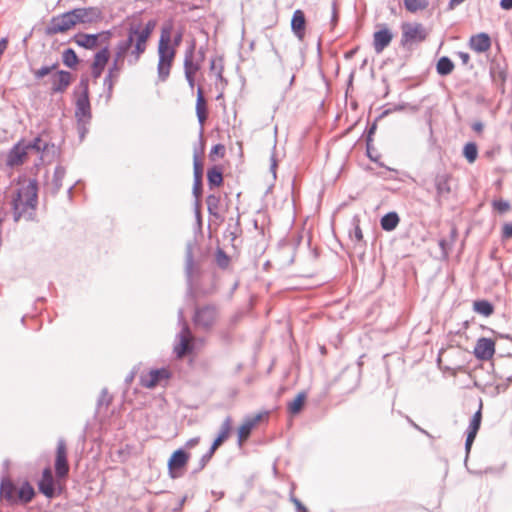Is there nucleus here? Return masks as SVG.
Returning <instances> with one entry per match:
<instances>
[{
  "mask_svg": "<svg viewBox=\"0 0 512 512\" xmlns=\"http://www.w3.org/2000/svg\"><path fill=\"white\" fill-rule=\"evenodd\" d=\"M218 319V312L214 306L205 305L195 311L194 323L202 329H210Z\"/></svg>",
  "mask_w": 512,
  "mask_h": 512,
  "instance_id": "nucleus-9",
  "label": "nucleus"
},
{
  "mask_svg": "<svg viewBox=\"0 0 512 512\" xmlns=\"http://www.w3.org/2000/svg\"><path fill=\"white\" fill-rule=\"evenodd\" d=\"M503 235L505 238L512 237V224H506L503 229Z\"/></svg>",
  "mask_w": 512,
  "mask_h": 512,
  "instance_id": "nucleus-47",
  "label": "nucleus"
},
{
  "mask_svg": "<svg viewBox=\"0 0 512 512\" xmlns=\"http://www.w3.org/2000/svg\"><path fill=\"white\" fill-rule=\"evenodd\" d=\"M194 46L188 51L184 58V73L197 74L201 68L202 59L195 61L193 57Z\"/></svg>",
  "mask_w": 512,
  "mask_h": 512,
  "instance_id": "nucleus-30",
  "label": "nucleus"
},
{
  "mask_svg": "<svg viewBox=\"0 0 512 512\" xmlns=\"http://www.w3.org/2000/svg\"><path fill=\"white\" fill-rule=\"evenodd\" d=\"M482 403H480L479 409L474 413L470 420V424L467 429V438L465 447L467 452L470 451L471 446L476 438V435L480 429L481 421H482Z\"/></svg>",
  "mask_w": 512,
  "mask_h": 512,
  "instance_id": "nucleus-20",
  "label": "nucleus"
},
{
  "mask_svg": "<svg viewBox=\"0 0 512 512\" xmlns=\"http://www.w3.org/2000/svg\"><path fill=\"white\" fill-rule=\"evenodd\" d=\"M399 217L395 212H390L381 218V227L385 231L394 230L399 224Z\"/></svg>",
  "mask_w": 512,
  "mask_h": 512,
  "instance_id": "nucleus-34",
  "label": "nucleus"
},
{
  "mask_svg": "<svg viewBox=\"0 0 512 512\" xmlns=\"http://www.w3.org/2000/svg\"><path fill=\"white\" fill-rule=\"evenodd\" d=\"M429 5L428 0H404V6L410 13L425 10Z\"/></svg>",
  "mask_w": 512,
  "mask_h": 512,
  "instance_id": "nucleus-35",
  "label": "nucleus"
},
{
  "mask_svg": "<svg viewBox=\"0 0 512 512\" xmlns=\"http://www.w3.org/2000/svg\"><path fill=\"white\" fill-rule=\"evenodd\" d=\"M491 46L490 37L485 33L474 35L470 39V47L476 52H485Z\"/></svg>",
  "mask_w": 512,
  "mask_h": 512,
  "instance_id": "nucleus-26",
  "label": "nucleus"
},
{
  "mask_svg": "<svg viewBox=\"0 0 512 512\" xmlns=\"http://www.w3.org/2000/svg\"><path fill=\"white\" fill-rule=\"evenodd\" d=\"M62 59H63V63L70 68L76 67L79 62L77 54L75 53V51L73 49H70V48L66 49L63 52Z\"/></svg>",
  "mask_w": 512,
  "mask_h": 512,
  "instance_id": "nucleus-37",
  "label": "nucleus"
},
{
  "mask_svg": "<svg viewBox=\"0 0 512 512\" xmlns=\"http://www.w3.org/2000/svg\"><path fill=\"white\" fill-rule=\"evenodd\" d=\"M207 209L210 215L219 218L220 217V207H221V198L218 195L211 194L206 199Z\"/></svg>",
  "mask_w": 512,
  "mask_h": 512,
  "instance_id": "nucleus-33",
  "label": "nucleus"
},
{
  "mask_svg": "<svg viewBox=\"0 0 512 512\" xmlns=\"http://www.w3.org/2000/svg\"><path fill=\"white\" fill-rule=\"evenodd\" d=\"M127 38L117 43L112 65L108 69L105 84L112 87L127 59L129 64H136L146 52L148 42L157 26L154 19L143 23L142 19L131 16L126 19Z\"/></svg>",
  "mask_w": 512,
  "mask_h": 512,
  "instance_id": "nucleus-1",
  "label": "nucleus"
},
{
  "mask_svg": "<svg viewBox=\"0 0 512 512\" xmlns=\"http://www.w3.org/2000/svg\"><path fill=\"white\" fill-rule=\"evenodd\" d=\"M56 67H57L56 64L53 66H43L40 69L34 71V75L36 78L41 79V78L47 76L48 74H50L52 72V70H54Z\"/></svg>",
  "mask_w": 512,
  "mask_h": 512,
  "instance_id": "nucleus-42",
  "label": "nucleus"
},
{
  "mask_svg": "<svg viewBox=\"0 0 512 512\" xmlns=\"http://www.w3.org/2000/svg\"><path fill=\"white\" fill-rule=\"evenodd\" d=\"M463 154L469 163H473L478 155V149L475 143H467L464 146Z\"/></svg>",
  "mask_w": 512,
  "mask_h": 512,
  "instance_id": "nucleus-38",
  "label": "nucleus"
},
{
  "mask_svg": "<svg viewBox=\"0 0 512 512\" xmlns=\"http://www.w3.org/2000/svg\"><path fill=\"white\" fill-rule=\"evenodd\" d=\"M193 192H194L196 198H199L201 196V193H202V181H199V182L195 181V184H194V187H193Z\"/></svg>",
  "mask_w": 512,
  "mask_h": 512,
  "instance_id": "nucleus-45",
  "label": "nucleus"
},
{
  "mask_svg": "<svg viewBox=\"0 0 512 512\" xmlns=\"http://www.w3.org/2000/svg\"><path fill=\"white\" fill-rule=\"evenodd\" d=\"M495 352V343L489 338H480L474 348V355L480 360H489Z\"/></svg>",
  "mask_w": 512,
  "mask_h": 512,
  "instance_id": "nucleus-22",
  "label": "nucleus"
},
{
  "mask_svg": "<svg viewBox=\"0 0 512 512\" xmlns=\"http://www.w3.org/2000/svg\"><path fill=\"white\" fill-rule=\"evenodd\" d=\"M170 377L171 373L167 368L151 369L141 374L140 385L144 388L153 389Z\"/></svg>",
  "mask_w": 512,
  "mask_h": 512,
  "instance_id": "nucleus-12",
  "label": "nucleus"
},
{
  "mask_svg": "<svg viewBox=\"0 0 512 512\" xmlns=\"http://www.w3.org/2000/svg\"><path fill=\"white\" fill-rule=\"evenodd\" d=\"M196 116L201 129L204 128L209 116L208 103L204 96V90L201 86L197 88V97L195 104Z\"/></svg>",
  "mask_w": 512,
  "mask_h": 512,
  "instance_id": "nucleus-19",
  "label": "nucleus"
},
{
  "mask_svg": "<svg viewBox=\"0 0 512 512\" xmlns=\"http://www.w3.org/2000/svg\"><path fill=\"white\" fill-rule=\"evenodd\" d=\"M185 74V78L190 86V88H194L195 86V77H196V74H191V73H184Z\"/></svg>",
  "mask_w": 512,
  "mask_h": 512,
  "instance_id": "nucleus-46",
  "label": "nucleus"
},
{
  "mask_svg": "<svg viewBox=\"0 0 512 512\" xmlns=\"http://www.w3.org/2000/svg\"><path fill=\"white\" fill-rule=\"evenodd\" d=\"M75 116L79 122L86 123L91 118L88 85L84 84L83 92L76 100Z\"/></svg>",
  "mask_w": 512,
  "mask_h": 512,
  "instance_id": "nucleus-15",
  "label": "nucleus"
},
{
  "mask_svg": "<svg viewBox=\"0 0 512 512\" xmlns=\"http://www.w3.org/2000/svg\"><path fill=\"white\" fill-rule=\"evenodd\" d=\"M190 459V454L182 449L172 453L168 460V470L171 478H178L183 475L185 467Z\"/></svg>",
  "mask_w": 512,
  "mask_h": 512,
  "instance_id": "nucleus-10",
  "label": "nucleus"
},
{
  "mask_svg": "<svg viewBox=\"0 0 512 512\" xmlns=\"http://www.w3.org/2000/svg\"><path fill=\"white\" fill-rule=\"evenodd\" d=\"M210 69L217 71V76L219 78H222L223 66L221 64V59H219V64L218 65H217V60L216 59H212L211 63H210Z\"/></svg>",
  "mask_w": 512,
  "mask_h": 512,
  "instance_id": "nucleus-44",
  "label": "nucleus"
},
{
  "mask_svg": "<svg viewBox=\"0 0 512 512\" xmlns=\"http://www.w3.org/2000/svg\"><path fill=\"white\" fill-rule=\"evenodd\" d=\"M29 149L30 146L23 142L16 144L8 154L7 164L9 166H18L23 164L27 159Z\"/></svg>",
  "mask_w": 512,
  "mask_h": 512,
  "instance_id": "nucleus-21",
  "label": "nucleus"
},
{
  "mask_svg": "<svg viewBox=\"0 0 512 512\" xmlns=\"http://www.w3.org/2000/svg\"><path fill=\"white\" fill-rule=\"evenodd\" d=\"M268 412H260L253 417H248L238 428V443L241 446L250 436L251 431L261 422L267 420Z\"/></svg>",
  "mask_w": 512,
  "mask_h": 512,
  "instance_id": "nucleus-14",
  "label": "nucleus"
},
{
  "mask_svg": "<svg viewBox=\"0 0 512 512\" xmlns=\"http://www.w3.org/2000/svg\"><path fill=\"white\" fill-rule=\"evenodd\" d=\"M427 28L419 22H403L401 24V39L400 44L404 48H411L421 42H424L428 37Z\"/></svg>",
  "mask_w": 512,
  "mask_h": 512,
  "instance_id": "nucleus-4",
  "label": "nucleus"
},
{
  "mask_svg": "<svg viewBox=\"0 0 512 512\" xmlns=\"http://www.w3.org/2000/svg\"><path fill=\"white\" fill-rule=\"evenodd\" d=\"M55 474L60 479H67L69 474L68 449L64 439H59L55 451L54 460Z\"/></svg>",
  "mask_w": 512,
  "mask_h": 512,
  "instance_id": "nucleus-7",
  "label": "nucleus"
},
{
  "mask_svg": "<svg viewBox=\"0 0 512 512\" xmlns=\"http://www.w3.org/2000/svg\"><path fill=\"white\" fill-rule=\"evenodd\" d=\"M231 429H232V420L230 417H227L221 425V430H220L219 435L217 436V438L214 440L213 444L211 445L209 452L206 455H204L203 460L209 461L211 459V457L213 456L215 451L222 445V443L225 440H227L229 438Z\"/></svg>",
  "mask_w": 512,
  "mask_h": 512,
  "instance_id": "nucleus-17",
  "label": "nucleus"
},
{
  "mask_svg": "<svg viewBox=\"0 0 512 512\" xmlns=\"http://www.w3.org/2000/svg\"><path fill=\"white\" fill-rule=\"evenodd\" d=\"M198 442H199V438H194V439L189 440L187 445L192 447V446L198 444Z\"/></svg>",
  "mask_w": 512,
  "mask_h": 512,
  "instance_id": "nucleus-52",
  "label": "nucleus"
},
{
  "mask_svg": "<svg viewBox=\"0 0 512 512\" xmlns=\"http://www.w3.org/2000/svg\"><path fill=\"white\" fill-rule=\"evenodd\" d=\"M193 168L195 181H202L203 165L202 162L197 157L194 158Z\"/></svg>",
  "mask_w": 512,
  "mask_h": 512,
  "instance_id": "nucleus-40",
  "label": "nucleus"
},
{
  "mask_svg": "<svg viewBox=\"0 0 512 512\" xmlns=\"http://www.w3.org/2000/svg\"><path fill=\"white\" fill-rule=\"evenodd\" d=\"M0 497L9 503H17V487L11 480H2L0 485Z\"/></svg>",
  "mask_w": 512,
  "mask_h": 512,
  "instance_id": "nucleus-25",
  "label": "nucleus"
},
{
  "mask_svg": "<svg viewBox=\"0 0 512 512\" xmlns=\"http://www.w3.org/2000/svg\"><path fill=\"white\" fill-rule=\"evenodd\" d=\"M173 23L168 21L163 24L160 30V37L157 45V75L160 82H165L171 73L175 61L177 47L182 42V33L172 38Z\"/></svg>",
  "mask_w": 512,
  "mask_h": 512,
  "instance_id": "nucleus-2",
  "label": "nucleus"
},
{
  "mask_svg": "<svg viewBox=\"0 0 512 512\" xmlns=\"http://www.w3.org/2000/svg\"><path fill=\"white\" fill-rule=\"evenodd\" d=\"M110 57V45H103V47L94 54L90 66L91 75L94 79H98L102 75Z\"/></svg>",
  "mask_w": 512,
  "mask_h": 512,
  "instance_id": "nucleus-13",
  "label": "nucleus"
},
{
  "mask_svg": "<svg viewBox=\"0 0 512 512\" xmlns=\"http://www.w3.org/2000/svg\"><path fill=\"white\" fill-rule=\"evenodd\" d=\"M501 7L505 10H509L512 8V0H501Z\"/></svg>",
  "mask_w": 512,
  "mask_h": 512,
  "instance_id": "nucleus-49",
  "label": "nucleus"
},
{
  "mask_svg": "<svg viewBox=\"0 0 512 512\" xmlns=\"http://www.w3.org/2000/svg\"><path fill=\"white\" fill-rule=\"evenodd\" d=\"M226 153V148L223 144H216L212 147L209 153V158L215 161L217 158H223Z\"/></svg>",
  "mask_w": 512,
  "mask_h": 512,
  "instance_id": "nucleus-39",
  "label": "nucleus"
},
{
  "mask_svg": "<svg viewBox=\"0 0 512 512\" xmlns=\"http://www.w3.org/2000/svg\"><path fill=\"white\" fill-rule=\"evenodd\" d=\"M295 503H296V505H297L298 507H300V503H299V501L295 500Z\"/></svg>",
  "mask_w": 512,
  "mask_h": 512,
  "instance_id": "nucleus-53",
  "label": "nucleus"
},
{
  "mask_svg": "<svg viewBox=\"0 0 512 512\" xmlns=\"http://www.w3.org/2000/svg\"><path fill=\"white\" fill-rule=\"evenodd\" d=\"M39 143H40V139L37 138V139H35V141L32 144H28V145L30 146V149H36L37 151H39L40 150Z\"/></svg>",
  "mask_w": 512,
  "mask_h": 512,
  "instance_id": "nucleus-51",
  "label": "nucleus"
},
{
  "mask_svg": "<svg viewBox=\"0 0 512 512\" xmlns=\"http://www.w3.org/2000/svg\"><path fill=\"white\" fill-rule=\"evenodd\" d=\"M305 402H306V393L305 392L298 393L297 396L291 402L288 403V406H287L288 411L292 415L298 414L303 409Z\"/></svg>",
  "mask_w": 512,
  "mask_h": 512,
  "instance_id": "nucleus-32",
  "label": "nucleus"
},
{
  "mask_svg": "<svg viewBox=\"0 0 512 512\" xmlns=\"http://www.w3.org/2000/svg\"><path fill=\"white\" fill-rule=\"evenodd\" d=\"M35 496V490L33 486L27 482H22L17 487V502H21L23 504L29 503Z\"/></svg>",
  "mask_w": 512,
  "mask_h": 512,
  "instance_id": "nucleus-27",
  "label": "nucleus"
},
{
  "mask_svg": "<svg viewBox=\"0 0 512 512\" xmlns=\"http://www.w3.org/2000/svg\"><path fill=\"white\" fill-rule=\"evenodd\" d=\"M37 183L34 180H23L13 192L11 205L14 220L31 217L37 205Z\"/></svg>",
  "mask_w": 512,
  "mask_h": 512,
  "instance_id": "nucleus-3",
  "label": "nucleus"
},
{
  "mask_svg": "<svg viewBox=\"0 0 512 512\" xmlns=\"http://www.w3.org/2000/svg\"><path fill=\"white\" fill-rule=\"evenodd\" d=\"M291 29L299 39L304 38L306 30V18L302 10L298 9L294 11L291 19Z\"/></svg>",
  "mask_w": 512,
  "mask_h": 512,
  "instance_id": "nucleus-24",
  "label": "nucleus"
},
{
  "mask_svg": "<svg viewBox=\"0 0 512 512\" xmlns=\"http://www.w3.org/2000/svg\"><path fill=\"white\" fill-rule=\"evenodd\" d=\"M350 237L355 243L363 242L362 229L358 224H356L355 227L353 228L352 232L350 233Z\"/></svg>",
  "mask_w": 512,
  "mask_h": 512,
  "instance_id": "nucleus-43",
  "label": "nucleus"
},
{
  "mask_svg": "<svg viewBox=\"0 0 512 512\" xmlns=\"http://www.w3.org/2000/svg\"><path fill=\"white\" fill-rule=\"evenodd\" d=\"M192 336L188 328L181 331L179 335V343L175 346L174 351L178 358H182L191 350Z\"/></svg>",
  "mask_w": 512,
  "mask_h": 512,
  "instance_id": "nucleus-23",
  "label": "nucleus"
},
{
  "mask_svg": "<svg viewBox=\"0 0 512 512\" xmlns=\"http://www.w3.org/2000/svg\"><path fill=\"white\" fill-rule=\"evenodd\" d=\"M70 12L75 26L78 24H93L102 20V12L97 7L76 8Z\"/></svg>",
  "mask_w": 512,
  "mask_h": 512,
  "instance_id": "nucleus-11",
  "label": "nucleus"
},
{
  "mask_svg": "<svg viewBox=\"0 0 512 512\" xmlns=\"http://www.w3.org/2000/svg\"><path fill=\"white\" fill-rule=\"evenodd\" d=\"M438 74L449 75L454 69V63L448 57H441L436 66Z\"/></svg>",
  "mask_w": 512,
  "mask_h": 512,
  "instance_id": "nucleus-36",
  "label": "nucleus"
},
{
  "mask_svg": "<svg viewBox=\"0 0 512 512\" xmlns=\"http://www.w3.org/2000/svg\"><path fill=\"white\" fill-rule=\"evenodd\" d=\"M492 205H493L494 210L498 211L499 213H505V212L509 211V209H510L509 202L503 201L501 199L494 200Z\"/></svg>",
  "mask_w": 512,
  "mask_h": 512,
  "instance_id": "nucleus-41",
  "label": "nucleus"
},
{
  "mask_svg": "<svg viewBox=\"0 0 512 512\" xmlns=\"http://www.w3.org/2000/svg\"><path fill=\"white\" fill-rule=\"evenodd\" d=\"M51 90L55 93H62L70 86L73 76L68 71H57L51 75Z\"/></svg>",
  "mask_w": 512,
  "mask_h": 512,
  "instance_id": "nucleus-16",
  "label": "nucleus"
},
{
  "mask_svg": "<svg viewBox=\"0 0 512 512\" xmlns=\"http://www.w3.org/2000/svg\"><path fill=\"white\" fill-rule=\"evenodd\" d=\"M451 179L450 174H441L436 177V190L438 196H446L451 193Z\"/></svg>",
  "mask_w": 512,
  "mask_h": 512,
  "instance_id": "nucleus-28",
  "label": "nucleus"
},
{
  "mask_svg": "<svg viewBox=\"0 0 512 512\" xmlns=\"http://www.w3.org/2000/svg\"><path fill=\"white\" fill-rule=\"evenodd\" d=\"M65 481L66 479H60L56 474L53 476L51 468L46 467L37 482V486L40 493L52 499L62 493L65 487Z\"/></svg>",
  "mask_w": 512,
  "mask_h": 512,
  "instance_id": "nucleus-5",
  "label": "nucleus"
},
{
  "mask_svg": "<svg viewBox=\"0 0 512 512\" xmlns=\"http://www.w3.org/2000/svg\"><path fill=\"white\" fill-rule=\"evenodd\" d=\"M113 33L110 30L101 31L97 34L78 33L74 35L73 41L79 47L93 50L101 45H110Z\"/></svg>",
  "mask_w": 512,
  "mask_h": 512,
  "instance_id": "nucleus-6",
  "label": "nucleus"
},
{
  "mask_svg": "<svg viewBox=\"0 0 512 512\" xmlns=\"http://www.w3.org/2000/svg\"><path fill=\"white\" fill-rule=\"evenodd\" d=\"M75 27V22L71 15V12H65L60 15L54 16L49 25L46 28V33L48 35H56L60 33H65Z\"/></svg>",
  "mask_w": 512,
  "mask_h": 512,
  "instance_id": "nucleus-8",
  "label": "nucleus"
},
{
  "mask_svg": "<svg viewBox=\"0 0 512 512\" xmlns=\"http://www.w3.org/2000/svg\"><path fill=\"white\" fill-rule=\"evenodd\" d=\"M207 180L210 188L223 185V170L220 166H213L207 171Z\"/></svg>",
  "mask_w": 512,
  "mask_h": 512,
  "instance_id": "nucleus-29",
  "label": "nucleus"
},
{
  "mask_svg": "<svg viewBox=\"0 0 512 512\" xmlns=\"http://www.w3.org/2000/svg\"><path fill=\"white\" fill-rule=\"evenodd\" d=\"M459 58L462 60L463 64H468L470 57L468 53L465 52H459L458 53Z\"/></svg>",
  "mask_w": 512,
  "mask_h": 512,
  "instance_id": "nucleus-48",
  "label": "nucleus"
},
{
  "mask_svg": "<svg viewBox=\"0 0 512 512\" xmlns=\"http://www.w3.org/2000/svg\"><path fill=\"white\" fill-rule=\"evenodd\" d=\"M393 39V34L390 29L382 25L379 30L373 34V48L376 53H381L388 47Z\"/></svg>",
  "mask_w": 512,
  "mask_h": 512,
  "instance_id": "nucleus-18",
  "label": "nucleus"
},
{
  "mask_svg": "<svg viewBox=\"0 0 512 512\" xmlns=\"http://www.w3.org/2000/svg\"><path fill=\"white\" fill-rule=\"evenodd\" d=\"M472 128L475 132L481 133L483 131V124L481 122H475L472 125Z\"/></svg>",
  "mask_w": 512,
  "mask_h": 512,
  "instance_id": "nucleus-50",
  "label": "nucleus"
},
{
  "mask_svg": "<svg viewBox=\"0 0 512 512\" xmlns=\"http://www.w3.org/2000/svg\"><path fill=\"white\" fill-rule=\"evenodd\" d=\"M473 310L484 317H489L493 314L494 307L487 300H477L473 302Z\"/></svg>",
  "mask_w": 512,
  "mask_h": 512,
  "instance_id": "nucleus-31",
  "label": "nucleus"
}]
</instances>
